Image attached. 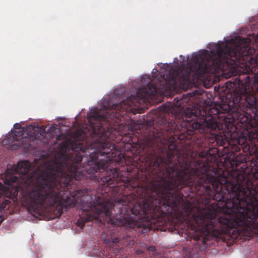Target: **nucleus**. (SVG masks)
Returning a JSON list of instances; mask_svg holds the SVG:
<instances>
[{"instance_id": "f257e3e1", "label": "nucleus", "mask_w": 258, "mask_h": 258, "mask_svg": "<svg viewBox=\"0 0 258 258\" xmlns=\"http://www.w3.org/2000/svg\"><path fill=\"white\" fill-rule=\"evenodd\" d=\"M112 149L113 146L107 140L93 145L89 151V159L82 168L79 167L83 159L80 153L72 156L56 154L53 159L43 162L42 165L41 161L36 163L33 165L36 185L28 193L27 205L35 212L60 214L64 208L79 204L84 212L87 211L86 217L78 222L81 228L85 222L93 219L105 220L111 224L119 225L120 222L111 216L112 202L99 199L94 205L91 196L87 192L80 190L68 194L65 190L73 179H81L83 170L92 174L108 168L112 162L108 155Z\"/></svg>"}, {"instance_id": "f03ea898", "label": "nucleus", "mask_w": 258, "mask_h": 258, "mask_svg": "<svg viewBox=\"0 0 258 258\" xmlns=\"http://www.w3.org/2000/svg\"><path fill=\"white\" fill-rule=\"evenodd\" d=\"M231 213L215 219L217 214L211 208H193L190 203L183 204V212L193 219L199 229L207 234L220 233L225 229L235 228L239 234L248 235L258 233V192L249 180H243L231 185L229 194Z\"/></svg>"}, {"instance_id": "7ed1b4c3", "label": "nucleus", "mask_w": 258, "mask_h": 258, "mask_svg": "<svg viewBox=\"0 0 258 258\" xmlns=\"http://www.w3.org/2000/svg\"><path fill=\"white\" fill-rule=\"evenodd\" d=\"M249 39L238 37L210 45V52L203 50L199 53H192L186 63V68L180 62L178 67L174 66L175 69L169 71L172 84H186L191 72L200 77L207 73L224 71L229 66L236 64L238 60L249 54Z\"/></svg>"}, {"instance_id": "20e7f679", "label": "nucleus", "mask_w": 258, "mask_h": 258, "mask_svg": "<svg viewBox=\"0 0 258 258\" xmlns=\"http://www.w3.org/2000/svg\"><path fill=\"white\" fill-rule=\"evenodd\" d=\"M166 171L162 177V185L168 191L172 189L178 190L185 186L192 184L195 182L192 176L200 177L199 184H203L208 182L213 184L219 185L216 178V172L210 171V166L207 161H199L196 162L195 166L191 167L187 164L176 167L171 163L166 165Z\"/></svg>"}, {"instance_id": "39448f33", "label": "nucleus", "mask_w": 258, "mask_h": 258, "mask_svg": "<svg viewBox=\"0 0 258 258\" xmlns=\"http://www.w3.org/2000/svg\"><path fill=\"white\" fill-rule=\"evenodd\" d=\"M152 78L148 75H144L141 78V82L143 87L140 88L134 95L132 94L130 97L126 100L120 101L119 103H113L110 105V102L106 98H104L102 101V107L99 109L97 107H94L88 113L87 119L91 125L93 132L97 134L98 137H107L109 136L108 133L104 132V129L101 125H98V130L96 131V127L93 122V120L99 121L107 118H111L109 114V111L114 109L115 111L120 109L125 110L129 106H136V103H140L142 100L144 101L145 99L148 98L151 95H153L156 92V88L151 84Z\"/></svg>"}, {"instance_id": "423d86ee", "label": "nucleus", "mask_w": 258, "mask_h": 258, "mask_svg": "<svg viewBox=\"0 0 258 258\" xmlns=\"http://www.w3.org/2000/svg\"><path fill=\"white\" fill-rule=\"evenodd\" d=\"M12 171L15 175H7L4 180L5 185L0 182V210L6 208L9 200L3 199V196L10 198L13 193L15 194L21 189L30 186L36 185V178L32 164L28 161H21L12 167ZM4 221L0 216V223Z\"/></svg>"}, {"instance_id": "0eeeda50", "label": "nucleus", "mask_w": 258, "mask_h": 258, "mask_svg": "<svg viewBox=\"0 0 258 258\" xmlns=\"http://www.w3.org/2000/svg\"><path fill=\"white\" fill-rule=\"evenodd\" d=\"M14 127L19 131L14 132L11 131L6 136V138L2 141V144L4 146H8L7 148L15 150L20 147H23L24 148L27 147L29 142L28 136H32L31 133H29L32 130L35 133L38 131V128L32 125H29L26 128H21V125L16 123L14 125Z\"/></svg>"}, {"instance_id": "6e6552de", "label": "nucleus", "mask_w": 258, "mask_h": 258, "mask_svg": "<svg viewBox=\"0 0 258 258\" xmlns=\"http://www.w3.org/2000/svg\"><path fill=\"white\" fill-rule=\"evenodd\" d=\"M185 114L187 118L194 119L199 116H204L205 114H206V112L204 111L202 112L199 104H196L191 108H187L185 111Z\"/></svg>"}, {"instance_id": "1a4fd4ad", "label": "nucleus", "mask_w": 258, "mask_h": 258, "mask_svg": "<svg viewBox=\"0 0 258 258\" xmlns=\"http://www.w3.org/2000/svg\"><path fill=\"white\" fill-rule=\"evenodd\" d=\"M206 125L209 128L212 130L218 128L220 129V126L217 122L214 120L213 118L209 119L208 121L206 122Z\"/></svg>"}, {"instance_id": "9d476101", "label": "nucleus", "mask_w": 258, "mask_h": 258, "mask_svg": "<svg viewBox=\"0 0 258 258\" xmlns=\"http://www.w3.org/2000/svg\"><path fill=\"white\" fill-rule=\"evenodd\" d=\"M74 136L75 137L77 138L78 140H81L85 138V135L84 131L80 130L77 131L75 133Z\"/></svg>"}, {"instance_id": "9b49d317", "label": "nucleus", "mask_w": 258, "mask_h": 258, "mask_svg": "<svg viewBox=\"0 0 258 258\" xmlns=\"http://www.w3.org/2000/svg\"><path fill=\"white\" fill-rule=\"evenodd\" d=\"M164 162V159L161 157H158L154 161V165L158 167L162 163Z\"/></svg>"}, {"instance_id": "f8f14e48", "label": "nucleus", "mask_w": 258, "mask_h": 258, "mask_svg": "<svg viewBox=\"0 0 258 258\" xmlns=\"http://www.w3.org/2000/svg\"><path fill=\"white\" fill-rule=\"evenodd\" d=\"M110 171L112 173V177H115L116 176L118 175V169L117 168H114L113 170H110Z\"/></svg>"}, {"instance_id": "ddd939ff", "label": "nucleus", "mask_w": 258, "mask_h": 258, "mask_svg": "<svg viewBox=\"0 0 258 258\" xmlns=\"http://www.w3.org/2000/svg\"><path fill=\"white\" fill-rule=\"evenodd\" d=\"M200 125L199 123H197L193 124V125H192L193 127H195L197 128L200 127Z\"/></svg>"}, {"instance_id": "4468645a", "label": "nucleus", "mask_w": 258, "mask_h": 258, "mask_svg": "<svg viewBox=\"0 0 258 258\" xmlns=\"http://www.w3.org/2000/svg\"><path fill=\"white\" fill-rule=\"evenodd\" d=\"M205 154H206L205 153L201 152L199 154V156L201 157H204L205 156Z\"/></svg>"}, {"instance_id": "2eb2a0df", "label": "nucleus", "mask_w": 258, "mask_h": 258, "mask_svg": "<svg viewBox=\"0 0 258 258\" xmlns=\"http://www.w3.org/2000/svg\"><path fill=\"white\" fill-rule=\"evenodd\" d=\"M111 177H110L108 179H107V178H104V179H103V181H106V182H108V181H109V180H110L111 179Z\"/></svg>"}, {"instance_id": "dca6fc26", "label": "nucleus", "mask_w": 258, "mask_h": 258, "mask_svg": "<svg viewBox=\"0 0 258 258\" xmlns=\"http://www.w3.org/2000/svg\"><path fill=\"white\" fill-rule=\"evenodd\" d=\"M226 182V179L223 178L222 182H220L221 184L225 183Z\"/></svg>"}, {"instance_id": "f3484780", "label": "nucleus", "mask_w": 258, "mask_h": 258, "mask_svg": "<svg viewBox=\"0 0 258 258\" xmlns=\"http://www.w3.org/2000/svg\"><path fill=\"white\" fill-rule=\"evenodd\" d=\"M255 41L258 42V34L257 35L256 38H255Z\"/></svg>"}, {"instance_id": "a211bd4d", "label": "nucleus", "mask_w": 258, "mask_h": 258, "mask_svg": "<svg viewBox=\"0 0 258 258\" xmlns=\"http://www.w3.org/2000/svg\"><path fill=\"white\" fill-rule=\"evenodd\" d=\"M120 89H121V92H124V87L121 88Z\"/></svg>"}, {"instance_id": "6ab92c4d", "label": "nucleus", "mask_w": 258, "mask_h": 258, "mask_svg": "<svg viewBox=\"0 0 258 258\" xmlns=\"http://www.w3.org/2000/svg\"><path fill=\"white\" fill-rule=\"evenodd\" d=\"M120 98H119V99H118V100L117 101H120Z\"/></svg>"}]
</instances>
